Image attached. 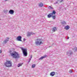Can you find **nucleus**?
<instances>
[{
  "label": "nucleus",
  "instance_id": "nucleus-13",
  "mask_svg": "<svg viewBox=\"0 0 77 77\" xmlns=\"http://www.w3.org/2000/svg\"><path fill=\"white\" fill-rule=\"evenodd\" d=\"M52 16H53L52 14H50L48 15V18H51V17Z\"/></svg>",
  "mask_w": 77,
  "mask_h": 77
},
{
  "label": "nucleus",
  "instance_id": "nucleus-30",
  "mask_svg": "<svg viewBox=\"0 0 77 77\" xmlns=\"http://www.w3.org/2000/svg\"><path fill=\"white\" fill-rule=\"evenodd\" d=\"M26 39H25V38H24L23 39V41H25Z\"/></svg>",
  "mask_w": 77,
  "mask_h": 77
},
{
  "label": "nucleus",
  "instance_id": "nucleus-24",
  "mask_svg": "<svg viewBox=\"0 0 77 77\" xmlns=\"http://www.w3.org/2000/svg\"><path fill=\"white\" fill-rule=\"evenodd\" d=\"M32 55H31V57H30V59H30V60H31L32 59Z\"/></svg>",
  "mask_w": 77,
  "mask_h": 77
},
{
  "label": "nucleus",
  "instance_id": "nucleus-2",
  "mask_svg": "<svg viewBox=\"0 0 77 77\" xmlns=\"http://www.w3.org/2000/svg\"><path fill=\"white\" fill-rule=\"evenodd\" d=\"M42 40L41 39H38L36 40L35 44L36 45H41V44H42Z\"/></svg>",
  "mask_w": 77,
  "mask_h": 77
},
{
  "label": "nucleus",
  "instance_id": "nucleus-18",
  "mask_svg": "<svg viewBox=\"0 0 77 77\" xmlns=\"http://www.w3.org/2000/svg\"><path fill=\"white\" fill-rule=\"evenodd\" d=\"M39 6L40 7H42L43 6V4L41 3H40L39 5Z\"/></svg>",
  "mask_w": 77,
  "mask_h": 77
},
{
  "label": "nucleus",
  "instance_id": "nucleus-27",
  "mask_svg": "<svg viewBox=\"0 0 77 77\" xmlns=\"http://www.w3.org/2000/svg\"><path fill=\"white\" fill-rule=\"evenodd\" d=\"M2 51L1 50H0V53H2Z\"/></svg>",
  "mask_w": 77,
  "mask_h": 77
},
{
  "label": "nucleus",
  "instance_id": "nucleus-15",
  "mask_svg": "<svg viewBox=\"0 0 77 77\" xmlns=\"http://www.w3.org/2000/svg\"><path fill=\"white\" fill-rule=\"evenodd\" d=\"M23 63H20L18 64L17 65L18 67H20L21 66H22V65H23Z\"/></svg>",
  "mask_w": 77,
  "mask_h": 77
},
{
  "label": "nucleus",
  "instance_id": "nucleus-25",
  "mask_svg": "<svg viewBox=\"0 0 77 77\" xmlns=\"http://www.w3.org/2000/svg\"><path fill=\"white\" fill-rule=\"evenodd\" d=\"M69 72L70 73H72V71L71 70H70V71H69Z\"/></svg>",
  "mask_w": 77,
  "mask_h": 77
},
{
  "label": "nucleus",
  "instance_id": "nucleus-28",
  "mask_svg": "<svg viewBox=\"0 0 77 77\" xmlns=\"http://www.w3.org/2000/svg\"><path fill=\"white\" fill-rule=\"evenodd\" d=\"M5 2H6L7 1H9V0H5Z\"/></svg>",
  "mask_w": 77,
  "mask_h": 77
},
{
  "label": "nucleus",
  "instance_id": "nucleus-4",
  "mask_svg": "<svg viewBox=\"0 0 77 77\" xmlns=\"http://www.w3.org/2000/svg\"><path fill=\"white\" fill-rule=\"evenodd\" d=\"M21 49L23 54L24 56H27V49H24L23 48H20Z\"/></svg>",
  "mask_w": 77,
  "mask_h": 77
},
{
  "label": "nucleus",
  "instance_id": "nucleus-23",
  "mask_svg": "<svg viewBox=\"0 0 77 77\" xmlns=\"http://www.w3.org/2000/svg\"><path fill=\"white\" fill-rule=\"evenodd\" d=\"M63 1V0H58V1L59 2H62Z\"/></svg>",
  "mask_w": 77,
  "mask_h": 77
},
{
  "label": "nucleus",
  "instance_id": "nucleus-19",
  "mask_svg": "<svg viewBox=\"0 0 77 77\" xmlns=\"http://www.w3.org/2000/svg\"><path fill=\"white\" fill-rule=\"evenodd\" d=\"M36 66V64H33L32 65V68H34Z\"/></svg>",
  "mask_w": 77,
  "mask_h": 77
},
{
  "label": "nucleus",
  "instance_id": "nucleus-21",
  "mask_svg": "<svg viewBox=\"0 0 77 77\" xmlns=\"http://www.w3.org/2000/svg\"><path fill=\"white\" fill-rule=\"evenodd\" d=\"M61 23L63 24H66V23L64 21H63L61 22Z\"/></svg>",
  "mask_w": 77,
  "mask_h": 77
},
{
  "label": "nucleus",
  "instance_id": "nucleus-5",
  "mask_svg": "<svg viewBox=\"0 0 77 77\" xmlns=\"http://www.w3.org/2000/svg\"><path fill=\"white\" fill-rule=\"evenodd\" d=\"M66 54L69 56H71L72 54V52L71 51H69L66 52Z\"/></svg>",
  "mask_w": 77,
  "mask_h": 77
},
{
  "label": "nucleus",
  "instance_id": "nucleus-32",
  "mask_svg": "<svg viewBox=\"0 0 77 77\" xmlns=\"http://www.w3.org/2000/svg\"><path fill=\"white\" fill-rule=\"evenodd\" d=\"M49 47H51V46H49Z\"/></svg>",
  "mask_w": 77,
  "mask_h": 77
},
{
  "label": "nucleus",
  "instance_id": "nucleus-31",
  "mask_svg": "<svg viewBox=\"0 0 77 77\" xmlns=\"http://www.w3.org/2000/svg\"><path fill=\"white\" fill-rule=\"evenodd\" d=\"M56 3H57V2H56V3H55V4H56Z\"/></svg>",
  "mask_w": 77,
  "mask_h": 77
},
{
  "label": "nucleus",
  "instance_id": "nucleus-3",
  "mask_svg": "<svg viewBox=\"0 0 77 77\" xmlns=\"http://www.w3.org/2000/svg\"><path fill=\"white\" fill-rule=\"evenodd\" d=\"M4 65L6 67H11L12 66V63L11 61H6V62H5Z\"/></svg>",
  "mask_w": 77,
  "mask_h": 77
},
{
  "label": "nucleus",
  "instance_id": "nucleus-33",
  "mask_svg": "<svg viewBox=\"0 0 77 77\" xmlns=\"http://www.w3.org/2000/svg\"><path fill=\"white\" fill-rule=\"evenodd\" d=\"M53 45V44H52V45Z\"/></svg>",
  "mask_w": 77,
  "mask_h": 77
},
{
  "label": "nucleus",
  "instance_id": "nucleus-26",
  "mask_svg": "<svg viewBox=\"0 0 77 77\" xmlns=\"http://www.w3.org/2000/svg\"><path fill=\"white\" fill-rule=\"evenodd\" d=\"M30 60H30V59H29V61H28V63H29V62H30Z\"/></svg>",
  "mask_w": 77,
  "mask_h": 77
},
{
  "label": "nucleus",
  "instance_id": "nucleus-1",
  "mask_svg": "<svg viewBox=\"0 0 77 77\" xmlns=\"http://www.w3.org/2000/svg\"><path fill=\"white\" fill-rule=\"evenodd\" d=\"M11 55L13 58H15V59H17L20 57V55L15 52L11 53Z\"/></svg>",
  "mask_w": 77,
  "mask_h": 77
},
{
  "label": "nucleus",
  "instance_id": "nucleus-10",
  "mask_svg": "<svg viewBox=\"0 0 77 77\" xmlns=\"http://www.w3.org/2000/svg\"><path fill=\"white\" fill-rule=\"evenodd\" d=\"M50 75L51 76H52V77H53V76H54V75H55V72H51L50 73Z\"/></svg>",
  "mask_w": 77,
  "mask_h": 77
},
{
  "label": "nucleus",
  "instance_id": "nucleus-16",
  "mask_svg": "<svg viewBox=\"0 0 77 77\" xmlns=\"http://www.w3.org/2000/svg\"><path fill=\"white\" fill-rule=\"evenodd\" d=\"M55 14H56V11H55L54 10L53 11L52 13H51V14H52V15H54Z\"/></svg>",
  "mask_w": 77,
  "mask_h": 77
},
{
  "label": "nucleus",
  "instance_id": "nucleus-9",
  "mask_svg": "<svg viewBox=\"0 0 77 77\" xmlns=\"http://www.w3.org/2000/svg\"><path fill=\"white\" fill-rule=\"evenodd\" d=\"M9 13L11 15H13L14 14V11L12 10H10L9 11Z\"/></svg>",
  "mask_w": 77,
  "mask_h": 77
},
{
  "label": "nucleus",
  "instance_id": "nucleus-8",
  "mask_svg": "<svg viewBox=\"0 0 77 77\" xmlns=\"http://www.w3.org/2000/svg\"><path fill=\"white\" fill-rule=\"evenodd\" d=\"M9 38H7L4 41L3 44H6L7 42L9 41Z\"/></svg>",
  "mask_w": 77,
  "mask_h": 77
},
{
  "label": "nucleus",
  "instance_id": "nucleus-7",
  "mask_svg": "<svg viewBox=\"0 0 77 77\" xmlns=\"http://www.w3.org/2000/svg\"><path fill=\"white\" fill-rule=\"evenodd\" d=\"M17 40L19 41H21L22 42V40H21V36H18L17 38Z\"/></svg>",
  "mask_w": 77,
  "mask_h": 77
},
{
  "label": "nucleus",
  "instance_id": "nucleus-12",
  "mask_svg": "<svg viewBox=\"0 0 77 77\" xmlns=\"http://www.w3.org/2000/svg\"><path fill=\"white\" fill-rule=\"evenodd\" d=\"M65 29L66 30H68L69 29V26H67L65 27Z\"/></svg>",
  "mask_w": 77,
  "mask_h": 77
},
{
  "label": "nucleus",
  "instance_id": "nucleus-14",
  "mask_svg": "<svg viewBox=\"0 0 77 77\" xmlns=\"http://www.w3.org/2000/svg\"><path fill=\"white\" fill-rule=\"evenodd\" d=\"M56 30H57V28L54 27L53 28L52 31L53 32H55Z\"/></svg>",
  "mask_w": 77,
  "mask_h": 77
},
{
  "label": "nucleus",
  "instance_id": "nucleus-11",
  "mask_svg": "<svg viewBox=\"0 0 77 77\" xmlns=\"http://www.w3.org/2000/svg\"><path fill=\"white\" fill-rule=\"evenodd\" d=\"M47 55H45V56L42 57H40V58H39L38 60H42V59H44V58H45L46 57H47Z\"/></svg>",
  "mask_w": 77,
  "mask_h": 77
},
{
  "label": "nucleus",
  "instance_id": "nucleus-20",
  "mask_svg": "<svg viewBox=\"0 0 77 77\" xmlns=\"http://www.w3.org/2000/svg\"><path fill=\"white\" fill-rule=\"evenodd\" d=\"M48 9H53V8L52 7H51L50 6H49L48 7Z\"/></svg>",
  "mask_w": 77,
  "mask_h": 77
},
{
  "label": "nucleus",
  "instance_id": "nucleus-22",
  "mask_svg": "<svg viewBox=\"0 0 77 77\" xmlns=\"http://www.w3.org/2000/svg\"><path fill=\"white\" fill-rule=\"evenodd\" d=\"M52 18L54 20L56 18V16H52Z\"/></svg>",
  "mask_w": 77,
  "mask_h": 77
},
{
  "label": "nucleus",
  "instance_id": "nucleus-17",
  "mask_svg": "<svg viewBox=\"0 0 77 77\" xmlns=\"http://www.w3.org/2000/svg\"><path fill=\"white\" fill-rule=\"evenodd\" d=\"M72 49L74 50V51H77V48L75 47L74 48H73Z\"/></svg>",
  "mask_w": 77,
  "mask_h": 77
},
{
  "label": "nucleus",
  "instance_id": "nucleus-6",
  "mask_svg": "<svg viewBox=\"0 0 77 77\" xmlns=\"http://www.w3.org/2000/svg\"><path fill=\"white\" fill-rule=\"evenodd\" d=\"M35 33H33L32 32H28L27 33L26 36H31V35H35Z\"/></svg>",
  "mask_w": 77,
  "mask_h": 77
},
{
  "label": "nucleus",
  "instance_id": "nucleus-29",
  "mask_svg": "<svg viewBox=\"0 0 77 77\" xmlns=\"http://www.w3.org/2000/svg\"><path fill=\"white\" fill-rule=\"evenodd\" d=\"M69 37H67V39H69Z\"/></svg>",
  "mask_w": 77,
  "mask_h": 77
}]
</instances>
